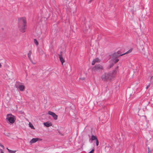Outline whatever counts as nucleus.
<instances>
[{
	"label": "nucleus",
	"mask_w": 153,
	"mask_h": 153,
	"mask_svg": "<svg viewBox=\"0 0 153 153\" xmlns=\"http://www.w3.org/2000/svg\"><path fill=\"white\" fill-rule=\"evenodd\" d=\"M34 43L36 45V46H38V45L39 43L38 42V41L36 39H34Z\"/></svg>",
	"instance_id": "17"
},
{
	"label": "nucleus",
	"mask_w": 153,
	"mask_h": 153,
	"mask_svg": "<svg viewBox=\"0 0 153 153\" xmlns=\"http://www.w3.org/2000/svg\"><path fill=\"white\" fill-rule=\"evenodd\" d=\"M38 138H33L30 141V143H35L38 141Z\"/></svg>",
	"instance_id": "11"
},
{
	"label": "nucleus",
	"mask_w": 153,
	"mask_h": 153,
	"mask_svg": "<svg viewBox=\"0 0 153 153\" xmlns=\"http://www.w3.org/2000/svg\"><path fill=\"white\" fill-rule=\"evenodd\" d=\"M122 54H117V53H116V52L114 53H113L112 55V59H113L114 58H117V57L120 56H122L123 55H122Z\"/></svg>",
	"instance_id": "8"
},
{
	"label": "nucleus",
	"mask_w": 153,
	"mask_h": 153,
	"mask_svg": "<svg viewBox=\"0 0 153 153\" xmlns=\"http://www.w3.org/2000/svg\"><path fill=\"white\" fill-rule=\"evenodd\" d=\"M147 148L148 149V153H152V151L150 149L149 147H148Z\"/></svg>",
	"instance_id": "21"
},
{
	"label": "nucleus",
	"mask_w": 153,
	"mask_h": 153,
	"mask_svg": "<svg viewBox=\"0 0 153 153\" xmlns=\"http://www.w3.org/2000/svg\"><path fill=\"white\" fill-rule=\"evenodd\" d=\"M116 53H117V54H121L120 53V51H117L116 52Z\"/></svg>",
	"instance_id": "27"
},
{
	"label": "nucleus",
	"mask_w": 153,
	"mask_h": 153,
	"mask_svg": "<svg viewBox=\"0 0 153 153\" xmlns=\"http://www.w3.org/2000/svg\"><path fill=\"white\" fill-rule=\"evenodd\" d=\"M18 27L20 31L22 33L25 31L27 25L26 19L25 17L20 18L18 19Z\"/></svg>",
	"instance_id": "1"
},
{
	"label": "nucleus",
	"mask_w": 153,
	"mask_h": 153,
	"mask_svg": "<svg viewBox=\"0 0 153 153\" xmlns=\"http://www.w3.org/2000/svg\"><path fill=\"white\" fill-rule=\"evenodd\" d=\"M42 53H43V52H42Z\"/></svg>",
	"instance_id": "35"
},
{
	"label": "nucleus",
	"mask_w": 153,
	"mask_h": 153,
	"mask_svg": "<svg viewBox=\"0 0 153 153\" xmlns=\"http://www.w3.org/2000/svg\"><path fill=\"white\" fill-rule=\"evenodd\" d=\"M7 150H8V151L9 150H10L9 149H8L7 148Z\"/></svg>",
	"instance_id": "32"
},
{
	"label": "nucleus",
	"mask_w": 153,
	"mask_h": 153,
	"mask_svg": "<svg viewBox=\"0 0 153 153\" xmlns=\"http://www.w3.org/2000/svg\"><path fill=\"white\" fill-rule=\"evenodd\" d=\"M62 51H60L59 53V56L60 61L61 62L62 64V65L63 63L65 62V60L62 56Z\"/></svg>",
	"instance_id": "6"
},
{
	"label": "nucleus",
	"mask_w": 153,
	"mask_h": 153,
	"mask_svg": "<svg viewBox=\"0 0 153 153\" xmlns=\"http://www.w3.org/2000/svg\"><path fill=\"white\" fill-rule=\"evenodd\" d=\"M115 71L113 70L112 71L105 73L101 76L102 79L105 81H110L113 77V74Z\"/></svg>",
	"instance_id": "2"
},
{
	"label": "nucleus",
	"mask_w": 153,
	"mask_h": 153,
	"mask_svg": "<svg viewBox=\"0 0 153 153\" xmlns=\"http://www.w3.org/2000/svg\"><path fill=\"white\" fill-rule=\"evenodd\" d=\"M32 54V52L31 51H29V52L28 53V57L29 58V59L31 62H32V59L31 58V55Z\"/></svg>",
	"instance_id": "12"
},
{
	"label": "nucleus",
	"mask_w": 153,
	"mask_h": 153,
	"mask_svg": "<svg viewBox=\"0 0 153 153\" xmlns=\"http://www.w3.org/2000/svg\"><path fill=\"white\" fill-rule=\"evenodd\" d=\"M94 69L97 71H100L103 70L102 66L100 64H96L94 67Z\"/></svg>",
	"instance_id": "4"
},
{
	"label": "nucleus",
	"mask_w": 153,
	"mask_h": 153,
	"mask_svg": "<svg viewBox=\"0 0 153 153\" xmlns=\"http://www.w3.org/2000/svg\"><path fill=\"white\" fill-rule=\"evenodd\" d=\"M0 146L2 147L3 149H4V146L3 145L1 144V143H0Z\"/></svg>",
	"instance_id": "24"
},
{
	"label": "nucleus",
	"mask_w": 153,
	"mask_h": 153,
	"mask_svg": "<svg viewBox=\"0 0 153 153\" xmlns=\"http://www.w3.org/2000/svg\"><path fill=\"white\" fill-rule=\"evenodd\" d=\"M1 65L0 63V68H1Z\"/></svg>",
	"instance_id": "30"
},
{
	"label": "nucleus",
	"mask_w": 153,
	"mask_h": 153,
	"mask_svg": "<svg viewBox=\"0 0 153 153\" xmlns=\"http://www.w3.org/2000/svg\"><path fill=\"white\" fill-rule=\"evenodd\" d=\"M153 77V76H151V78H150V80H152V78Z\"/></svg>",
	"instance_id": "29"
},
{
	"label": "nucleus",
	"mask_w": 153,
	"mask_h": 153,
	"mask_svg": "<svg viewBox=\"0 0 153 153\" xmlns=\"http://www.w3.org/2000/svg\"><path fill=\"white\" fill-rule=\"evenodd\" d=\"M48 119L49 118H50V117L48 116Z\"/></svg>",
	"instance_id": "34"
},
{
	"label": "nucleus",
	"mask_w": 153,
	"mask_h": 153,
	"mask_svg": "<svg viewBox=\"0 0 153 153\" xmlns=\"http://www.w3.org/2000/svg\"><path fill=\"white\" fill-rule=\"evenodd\" d=\"M132 50H133V48H131V49H129L126 52V53H123V54H122V55H124L126 54H128V53H130L131 52H132Z\"/></svg>",
	"instance_id": "13"
},
{
	"label": "nucleus",
	"mask_w": 153,
	"mask_h": 153,
	"mask_svg": "<svg viewBox=\"0 0 153 153\" xmlns=\"http://www.w3.org/2000/svg\"><path fill=\"white\" fill-rule=\"evenodd\" d=\"M150 86V84H149V85H147L146 86V89H147Z\"/></svg>",
	"instance_id": "26"
},
{
	"label": "nucleus",
	"mask_w": 153,
	"mask_h": 153,
	"mask_svg": "<svg viewBox=\"0 0 153 153\" xmlns=\"http://www.w3.org/2000/svg\"><path fill=\"white\" fill-rule=\"evenodd\" d=\"M18 88L20 91H24L25 87L24 85H20L19 86Z\"/></svg>",
	"instance_id": "10"
},
{
	"label": "nucleus",
	"mask_w": 153,
	"mask_h": 153,
	"mask_svg": "<svg viewBox=\"0 0 153 153\" xmlns=\"http://www.w3.org/2000/svg\"><path fill=\"white\" fill-rule=\"evenodd\" d=\"M88 153H90V152H89Z\"/></svg>",
	"instance_id": "36"
},
{
	"label": "nucleus",
	"mask_w": 153,
	"mask_h": 153,
	"mask_svg": "<svg viewBox=\"0 0 153 153\" xmlns=\"http://www.w3.org/2000/svg\"><path fill=\"white\" fill-rule=\"evenodd\" d=\"M100 62L99 58L98 57L96 58L93 59L92 62V65H94L96 62Z\"/></svg>",
	"instance_id": "9"
},
{
	"label": "nucleus",
	"mask_w": 153,
	"mask_h": 153,
	"mask_svg": "<svg viewBox=\"0 0 153 153\" xmlns=\"http://www.w3.org/2000/svg\"><path fill=\"white\" fill-rule=\"evenodd\" d=\"M97 139V138L95 135L92 134L91 137L89 138V141L91 143L93 141L96 140Z\"/></svg>",
	"instance_id": "7"
},
{
	"label": "nucleus",
	"mask_w": 153,
	"mask_h": 153,
	"mask_svg": "<svg viewBox=\"0 0 153 153\" xmlns=\"http://www.w3.org/2000/svg\"><path fill=\"white\" fill-rule=\"evenodd\" d=\"M29 126L32 129H34V127L33 125L30 123H29Z\"/></svg>",
	"instance_id": "16"
},
{
	"label": "nucleus",
	"mask_w": 153,
	"mask_h": 153,
	"mask_svg": "<svg viewBox=\"0 0 153 153\" xmlns=\"http://www.w3.org/2000/svg\"><path fill=\"white\" fill-rule=\"evenodd\" d=\"M81 79H82V80H83V79H83V78H82Z\"/></svg>",
	"instance_id": "33"
},
{
	"label": "nucleus",
	"mask_w": 153,
	"mask_h": 153,
	"mask_svg": "<svg viewBox=\"0 0 153 153\" xmlns=\"http://www.w3.org/2000/svg\"><path fill=\"white\" fill-rule=\"evenodd\" d=\"M48 115L51 116L54 120H56L57 119V115L55 113L51 111H48Z\"/></svg>",
	"instance_id": "5"
},
{
	"label": "nucleus",
	"mask_w": 153,
	"mask_h": 153,
	"mask_svg": "<svg viewBox=\"0 0 153 153\" xmlns=\"http://www.w3.org/2000/svg\"><path fill=\"white\" fill-rule=\"evenodd\" d=\"M96 145L97 146H98L99 144V142L98 140L97 139L96 140Z\"/></svg>",
	"instance_id": "18"
},
{
	"label": "nucleus",
	"mask_w": 153,
	"mask_h": 153,
	"mask_svg": "<svg viewBox=\"0 0 153 153\" xmlns=\"http://www.w3.org/2000/svg\"><path fill=\"white\" fill-rule=\"evenodd\" d=\"M44 125L45 126L48 127V122L44 123Z\"/></svg>",
	"instance_id": "20"
},
{
	"label": "nucleus",
	"mask_w": 153,
	"mask_h": 153,
	"mask_svg": "<svg viewBox=\"0 0 153 153\" xmlns=\"http://www.w3.org/2000/svg\"><path fill=\"white\" fill-rule=\"evenodd\" d=\"M7 150H8V151L9 150H10L9 149H8L7 148Z\"/></svg>",
	"instance_id": "31"
},
{
	"label": "nucleus",
	"mask_w": 153,
	"mask_h": 153,
	"mask_svg": "<svg viewBox=\"0 0 153 153\" xmlns=\"http://www.w3.org/2000/svg\"><path fill=\"white\" fill-rule=\"evenodd\" d=\"M113 60L114 61V63H117L118 61H119V59L116 58H114L113 59Z\"/></svg>",
	"instance_id": "15"
},
{
	"label": "nucleus",
	"mask_w": 153,
	"mask_h": 153,
	"mask_svg": "<svg viewBox=\"0 0 153 153\" xmlns=\"http://www.w3.org/2000/svg\"><path fill=\"white\" fill-rule=\"evenodd\" d=\"M113 65V64H111L110 65V68H111L112 67Z\"/></svg>",
	"instance_id": "28"
},
{
	"label": "nucleus",
	"mask_w": 153,
	"mask_h": 153,
	"mask_svg": "<svg viewBox=\"0 0 153 153\" xmlns=\"http://www.w3.org/2000/svg\"><path fill=\"white\" fill-rule=\"evenodd\" d=\"M88 28L86 27L85 30L87 31H88L90 32L91 30V29L90 28V26L89 25H88Z\"/></svg>",
	"instance_id": "14"
},
{
	"label": "nucleus",
	"mask_w": 153,
	"mask_h": 153,
	"mask_svg": "<svg viewBox=\"0 0 153 153\" xmlns=\"http://www.w3.org/2000/svg\"><path fill=\"white\" fill-rule=\"evenodd\" d=\"M6 119L9 121V123L13 124L15 122L16 118L12 114H9L7 115Z\"/></svg>",
	"instance_id": "3"
},
{
	"label": "nucleus",
	"mask_w": 153,
	"mask_h": 153,
	"mask_svg": "<svg viewBox=\"0 0 153 153\" xmlns=\"http://www.w3.org/2000/svg\"><path fill=\"white\" fill-rule=\"evenodd\" d=\"M94 148L93 149H92L89 152L90 153H93L94 152Z\"/></svg>",
	"instance_id": "22"
},
{
	"label": "nucleus",
	"mask_w": 153,
	"mask_h": 153,
	"mask_svg": "<svg viewBox=\"0 0 153 153\" xmlns=\"http://www.w3.org/2000/svg\"><path fill=\"white\" fill-rule=\"evenodd\" d=\"M118 66H117V67H116V68H115V72H116V71L117 70V69H118ZM114 70V71H115V70Z\"/></svg>",
	"instance_id": "25"
},
{
	"label": "nucleus",
	"mask_w": 153,
	"mask_h": 153,
	"mask_svg": "<svg viewBox=\"0 0 153 153\" xmlns=\"http://www.w3.org/2000/svg\"><path fill=\"white\" fill-rule=\"evenodd\" d=\"M8 152H11V153H15L16 151H13V150H9Z\"/></svg>",
	"instance_id": "19"
},
{
	"label": "nucleus",
	"mask_w": 153,
	"mask_h": 153,
	"mask_svg": "<svg viewBox=\"0 0 153 153\" xmlns=\"http://www.w3.org/2000/svg\"><path fill=\"white\" fill-rule=\"evenodd\" d=\"M52 124L51 123L48 122V127L51 126L52 125Z\"/></svg>",
	"instance_id": "23"
}]
</instances>
